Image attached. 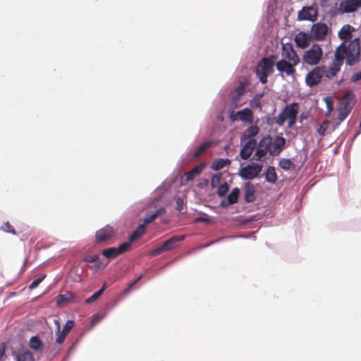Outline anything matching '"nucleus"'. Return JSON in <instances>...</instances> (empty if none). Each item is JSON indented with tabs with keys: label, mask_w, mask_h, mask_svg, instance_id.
Instances as JSON below:
<instances>
[{
	"label": "nucleus",
	"mask_w": 361,
	"mask_h": 361,
	"mask_svg": "<svg viewBox=\"0 0 361 361\" xmlns=\"http://www.w3.org/2000/svg\"><path fill=\"white\" fill-rule=\"evenodd\" d=\"M142 275H140L135 281L130 283L129 285L128 286V287L124 289L123 293L124 294L129 293L131 291V290L134 288L135 284L142 279Z\"/></svg>",
	"instance_id": "44"
},
{
	"label": "nucleus",
	"mask_w": 361,
	"mask_h": 361,
	"mask_svg": "<svg viewBox=\"0 0 361 361\" xmlns=\"http://www.w3.org/2000/svg\"><path fill=\"white\" fill-rule=\"evenodd\" d=\"M322 57L323 50L321 46L317 44H314L309 49L304 51L302 61L305 64L317 66Z\"/></svg>",
	"instance_id": "3"
},
{
	"label": "nucleus",
	"mask_w": 361,
	"mask_h": 361,
	"mask_svg": "<svg viewBox=\"0 0 361 361\" xmlns=\"http://www.w3.org/2000/svg\"><path fill=\"white\" fill-rule=\"evenodd\" d=\"M54 323L56 326V343L59 345H61L64 342L65 338L67 336V334H66L65 333H63V331H61V325H60V322L59 320L55 319Z\"/></svg>",
	"instance_id": "33"
},
{
	"label": "nucleus",
	"mask_w": 361,
	"mask_h": 361,
	"mask_svg": "<svg viewBox=\"0 0 361 361\" xmlns=\"http://www.w3.org/2000/svg\"><path fill=\"white\" fill-rule=\"evenodd\" d=\"M99 259L97 255H88L85 258V261L87 262H95Z\"/></svg>",
	"instance_id": "49"
},
{
	"label": "nucleus",
	"mask_w": 361,
	"mask_h": 361,
	"mask_svg": "<svg viewBox=\"0 0 361 361\" xmlns=\"http://www.w3.org/2000/svg\"><path fill=\"white\" fill-rule=\"evenodd\" d=\"M361 8V0H343L340 4V10L343 13H350Z\"/></svg>",
	"instance_id": "14"
},
{
	"label": "nucleus",
	"mask_w": 361,
	"mask_h": 361,
	"mask_svg": "<svg viewBox=\"0 0 361 361\" xmlns=\"http://www.w3.org/2000/svg\"><path fill=\"white\" fill-rule=\"evenodd\" d=\"M222 178V173H218L216 174L213 175L212 180H211V185L212 188H216L219 185V184L221 182Z\"/></svg>",
	"instance_id": "40"
},
{
	"label": "nucleus",
	"mask_w": 361,
	"mask_h": 361,
	"mask_svg": "<svg viewBox=\"0 0 361 361\" xmlns=\"http://www.w3.org/2000/svg\"><path fill=\"white\" fill-rule=\"evenodd\" d=\"M257 141L251 139L247 141L240 150V155L242 159L247 160L252 154L254 149L256 147Z\"/></svg>",
	"instance_id": "23"
},
{
	"label": "nucleus",
	"mask_w": 361,
	"mask_h": 361,
	"mask_svg": "<svg viewBox=\"0 0 361 361\" xmlns=\"http://www.w3.org/2000/svg\"><path fill=\"white\" fill-rule=\"evenodd\" d=\"M105 288H106V286H105V284H104L103 286L99 290H97L92 295H91L90 298H88L85 300V303L90 304V303L94 302L95 300H97L102 295Z\"/></svg>",
	"instance_id": "38"
},
{
	"label": "nucleus",
	"mask_w": 361,
	"mask_h": 361,
	"mask_svg": "<svg viewBox=\"0 0 361 361\" xmlns=\"http://www.w3.org/2000/svg\"><path fill=\"white\" fill-rule=\"evenodd\" d=\"M116 235L115 229L106 225L104 228L98 230L95 233V240L97 243H105L111 240Z\"/></svg>",
	"instance_id": "10"
},
{
	"label": "nucleus",
	"mask_w": 361,
	"mask_h": 361,
	"mask_svg": "<svg viewBox=\"0 0 361 361\" xmlns=\"http://www.w3.org/2000/svg\"><path fill=\"white\" fill-rule=\"evenodd\" d=\"M230 204H232L231 203H228V200H222L221 202V204H220V205L221 207H227Z\"/></svg>",
	"instance_id": "54"
},
{
	"label": "nucleus",
	"mask_w": 361,
	"mask_h": 361,
	"mask_svg": "<svg viewBox=\"0 0 361 361\" xmlns=\"http://www.w3.org/2000/svg\"><path fill=\"white\" fill-rule=\"evenodd\" d=\"M16 361H35L33 354L28 350H20L13 353Z\"/></svg>",
	"instance_id": "24"
},
{
	"label": "nucleus",
	"mask_w": 361,
	"mask_h": 361,
	"mask_svg": "<svg viewBox=\"0 0 361 361\" xmlns=\"http://www.w3.org/2000/svg\"><path fill=\"white\" fill-rule=\"evenodd\" d=\"M205 166L204 164H200L190 171L185 173V181L192 180L195 176L200 175Z\"/></svg>",
	"instance_id": "25"
},
{
	"label": "nucleus",
	"mask_w": 361,
	"mask_h": 361,
	"mask_svg": "<svg viewBox=\"0 0 361 361\" xmlns=\"http://www.w3.org/2000/svg\"><path fill=\"white\" fill-rule=\"evenodd\" d=\"M255 199V188L253 185L247 183L245 185V200L246 202H252Z\"/></svg>",
	"instance_id": "26"
},
{
	"label": "nucleus",
	"mask_w": 361,
	"mask_h": 361,
	"mask_svg": "<svg viewBox=\"0 0 361 361\" xmlns=\"http://www.w3.org/2000/svg\"><path fill=\"white\" fill-rule=\"evenodd\" d=\"M324 100L325 102L326 109H327L326 115L329 116V113L333 110L334 102H333L331 97H324Z\"/></svg>",
	"instance_id": "43"
},
{
	"label": "nucleus",
	"mask_w": 361,
	"mask_h": 361,
	"mask_svg": "<svg viewBox=\"0 0 361 361\" xmlns=\"http://www.w3.org/2000/svg\"><path fill=\"white\" fill-rule=\"evenodd\" d=\"M74 298V295L71 292H66L64 294H60L57 296L56 302L59 305H64L71 302Z\"/></svg>",
	"instance_id": "29"
},
{
	"label": "nucleus",
	"mask_w": 361,
	"mask_h": 361,
	"mask_svg": "<svg viewBox=\"0 0 361 361\" xmlns=\"http://www.w3.org/2000/svg\"><path fill=\"white\" fill-rule=\"evenodd\" d=\"M245 85L243 82H240L238 87L235 88V95L232 98L231 106L236 108L240 106L243 103L240 102V97L245 93Z\"/></svg>",
	"instance_id": "20"
},
{
	"label": "nucleus",
	"mask_w": 361,
	"mask_h": 361,
	"mask_svg": "<svg viewBox=\"0 0 361 361\" xmlns=\"http://www.w3.org/2000/svg\"><path fill=\"white\" fill-rule=\"evenodd\" d=\"M317 11L312 6L303 7L302 9L298 12V20L314 22L317 19Z\"/></svg>",
	"instance_id": "17"
},
{
	"label": "nucleus",
	"mask_w": 361,
	"mask_h": 361,
	"mask_svg": "<svg viewBox=\"0 0 361 361\" xmlns=\"http://www.w3.org/2000/svg\"><path fill=\"white\" fill-rule=\"evenodd\" d=\"M276 59L277 56L276 55L264 57L259 61L257 67L259 68V70L271 74L274 73V66Z\"/></svg>",
	"instance_id": "15"
},
{
	"label": "nucleus",
	"mask_w": 361,
	"mask_h": 361,
	"mask_svg": "<svg viewBox=\"0 0 361 361\" xmlns=\"http://www.w3.org/2000/svg\"><path fill=\"white\" fill-rule=\"evenodd\" d=\"M231 162L229 159H219L212 163L211 169L214 171H219L226 166L229 165Z\"/></svg>",
	"instance_id": "30"
},
{
	"label": "nucleus",
	"mask_w": 361,
	"mask_h": 361,
	"mask_svg": "<svg viewBox=\"0 0 361 361\" xmlns=\"http://www.w3.org/2000/svg\"><path fill=\"white\" fill-rule=\"evenodd\" d=\"M43 343L37 336H32L29 341V346L35 351H42L43 349Z\"/></svg>",
	"instance_id": "27"
},
{
	"label": "nucleus",
	"mask_w": 361,
	"mask_h": 361,
	"mask_svg": "<svg viewBox=\"0 0 361 361\" xmlns=\"http://www.w3.org/2000/svg\"><path fill=\"white\" fill-rule=\"evenodd\" d=\"M341 57L339 55H337L336 57H334L332 63L330 64L329 68H326L325 66H321V67L324 68V80H331L336 76L337 73L340 71L341 68L343 65L342 62H341Z\"/></svg>",
	"instance_id": "9"
},
{
	"label": "nucleus",
	"mask_w": 361,
	"mask_h": 361,
	"mask_svg": "<svg viewBox=\"0 0 361 361\" xmlns=\"http://www.w3.org/2000/svg\"><path fill=\"white\" fill-rule=\"evenodd\" d=\"M74 325H75L74 321L68 320L66 322V323L65 324L61 331H63V333H65L66 334L68 335V333L70 332V331L73 328Z\"/></svg>",
	"instance_id": "45"
},
{
	"label": "nucleus",
	"mask_w": 361,
	"mask_h": 361,
	"mask_svg": "<svg viewBox=\"0 0 361 361\" xmlns=\"http://www.w3.org/2000/svg\"><path fill=\"white\" fill-rule=\"evenodd\" d=\"M329 124L330 123L328 120H325L324 121H323L318 129V133L320 135H324L328 128L329 127Z\"/></svg>",
	"instance_id": "41"
},
{
	"label": "nucleus",
	"mask_w": 361,
	"mask_h": 361,
	"mask_svg": "<svg viewBox=\"0 0 361 361\" xmlns=\"http://www.w3.org/2000/svg\"><path fill=\"white\" fill-rule=\"evenodd\" d=\"M256 74L259 80V81L262 84H265L267 82V76L269 75V73L265 72V71L259 70V67H257Z\"/></svg>",
	"instance_id": "39"
},
{
	"label": "nucleus",
	"mask_w": 361,
	"mask_h": 361,
	"mask_svg": "<svg viewBox=\"0 0 361 361\" xmlns=\"http://www.w3.org/2000/svg\"><path fill=\"white\" fill-rule=\"evenodd\" d=\"M328 32V27L325 23H317L312 27V37L317 40H323Z\"/></svg>",
	"instance_id": "16"
},
{
	"label": "nucleus",
	"mask_w": 361,
	"mask_h": 361,
	"mask_svg": "<svg viewBox=\"0 0 361 361\" xmlns=\"http://www.w3.org/2000/svg\"><path fill=\"white\" fill-rule=\"evenodd\" d=\"M130 243L125 242L118 247H109L102 250V255L108 259H114L126 252L130 247Z\"/></svg>",
	"instance_id": "12"
},
{
	"label": "nucleus",
	"mask_w": 361,
	"mask_h": 361,
	"mask_svg": "<svg viewBox=\"0 0 361 361\" xmlns=\"http://www.w3.org/2000/svg\"><path fill=\"white\" fill-rule=\"evenodd\" d=\"M262 97V94H256L253 99L251 101V105L255 109L259 108L261 103L260 100Z\"/></svg>",
	"instance_id": "46"
},
{
	"label": "nucleus",
	"mask_w": 361,
	"mask_h": 361,
	"mask_svg": "<svg viewBox=\"0 0 361 361\" xmlns=\"http://www.w3.org/2000/svg\"><path fill=\"white\" fill-rule=\"evenodd\" d=\"M194 221L195 223H197V222L209 223L211 221H210V219H209L207 218L198 217V218L195 219Z\"/></svg>",
	"instance_id": "53"
},
{
	"label": "nucleus",
	"mask_w": 361,
	"mask_h": 361,
	"mask_svg": "<svg viewBox=\"0 0 361 361\" xmlns=\"http://www.w3.org/2000/svg\"><path fill=\"white\" fill-rule=\"evenodd\" d=\"M145 224H140L129 237V242H133L140 239L145 233Z\"/></svg>",
	"instance_id": "28"
},
{
	"label": "nucleus",
	"mask_w": 361,
	"mask_h": 361,
	"mask_svg": "<svg viewBox=\"0 0 361 361\" xmlns=\"http://www.w3.org/2000/svg\"><path fill=\"white\" fill-rule=\"evenodd\" d=\"M2 229L5 232L10 233L13 235L16 234V232L14 228L9 222L5 223L4 225L2 226Z\"/></svg>",
	"instance_id": "48"
},
{
	"label": "nucleus",
	"mask_w": 361,
	"mask_h": 361,
	"mask_svg": "<svg viewBox=\"0 0 361 361\" xmlns=\"http://www.w3.org/2000/svg\"><path fill=\"white\" fill-rule=\"evenodd\" d=\"M355 28L348 24L344 25L338 32V37L343 42L342 43H348L353 37V32Z\"/></svg>",
	"instance_id": "22"
},
{
	"label": "nucleus",
	"mask_w": 361,
	"mask_h": 361,
	"mask_svg": "<svg viewBox=\"0 0 361 361\" xmlns=\"http://www.w3.org/2000/svg\"><path fill=\"white\" fill-rule=\"evenodd\" d=\"M262 164L255 163L243 167L240 170L239 174L241 176V178L245 180H251L256 178L259 174V173L262 171Z\"/></svg>",
	"instance_id": "8"
},
{
	"label": "nucleus",
	"mask_w": 361,
	"mask_h": 361,
	"mask_svg": "<svg viewBox=\"0 0 361 361\" xmlns=\"http://www.w3.org/2000/svg\"><path fill=\"white\" fill-rule=\"evenodd\" d=\"M46 277V275H43L42 276L38 277L37 279H35L30 285L29 288L30 289H34L37 288L39 284Z\"/></svg>",
	"instance_id": "47"
},
{
	"label": "nucleus",
	"mask_w": 361,
	"mask_h": 361,
	"mask_svg": "<svg viewBox=\"0 0 361 361\" xmlns=\"http://www.w3.org/2000/svg\"><path fill=\"white\" fill-rule=\"evenodd\" d=\"M355 104V97L353 92L347 91L339 102L338 108V114L337 120L338 123L343 121L350 114Z\"/></svg>",
	"instance_id": "2"
},
{
	"label": "nucleus",
	"mask_w": 361,
	"mask_h": 361,
	"mask_svg": "<svg viewBox=\"0 0 361 361\" xmlns=\"http://www.w3.org/2000/svg\"><path fill=\"white\" fill-rule=\"evenodd\" d=\"M228 190V185L226 183L220 185L217 190V194L219 197H224Z\"/></svg>",
	"instance_id": "42"
},
{
	"label": "nucleus",
	"mask_w": 361,
	"mask_h": 361,
	"mask_svg": "<svg viewBox=\"0 0 361 361\" xmlns=\"http://www.w3.org/2000/svg\"><path fill=\"white\" fill-rule=\"evenodd\" d=\"M259 128L257 126H250L243 133V137L251 140L259 133Z\"/></svg>",
	"instance_id": "34"
},
{
	"label": "nucleus",
	"mask_w": 361,
	"mask_h": 361,
	"mask_svg": "<svg viewBox=\"0 0 361 361\" xmlns=\"http://www.w3.org/2000/svg\"><path fill=\"white\" fill-rule=\"evenodd\" d=\"M239 194H240L239 188H234L227 197L228 203H231L232 204L236 203L238 200Z\"/></svg>",
	"instance_id": "37"
},
{
	"label": "nucleus",
	"mask_w": 361,
	"mask_h": 361,
	"mask_svg": "<svg viewBox=\"0 0 361 361\" xmlns=\"http://www.w3.org/2000/svg\"><path fill=\"white\" fill-rule=\"evenodd\" d=\"M5 353V346L4 344L0 346V360L2 358Z\"/></svg>",
	"instance_id": "55"
},
{
	"label": "nucleus",
	"mask_w": 361,
	"mask_h": 361,
	"mask_svg": "<svg viewBox=\"0 0 361 361\" xmlns=\"http://www.w3.org/2000/svg\"><path fill=\"white\" fill-rule=\"evenodd\" d=\"M185 239V235H174L166 240L160 247L152 252V255L156 256L162 252L169 251L178 247V243Z\"/></svg>",
	"instance_id": "4"
},
{
	"label": "nucleus",
	"mask_w": 361,
	"mask_h": 361,
	"mask_svg": "<svg viewBox=\"0 0 361 361\" xmlns=\"http://www.w3.org/2000/svg\"><path fill=\"white\" fill-rule=\"evenodd\" d=\"M281 56L282 59L291 61L293 65H298L300 63V58L290 43L282 44Z\"/></svg>",
	"instance_id": "11"
},
{
	"label": "nucleus",
	"mask_w": 361,
	"mask_h": 361,
	"mask_svg": "<svg viewBox=\"0 0 361 361\" xmlns=\"http://www.w3.org/2000/svg\"><path fill=\"white\" fill-rule=\"evenodd\" d=\"M166 213V209L164 207H160L153 214H147L144 219L143 224L147 225L152 223L157 217L161 216Z\"/></svg>",
	"instance_id": "31"
},
{
	"label": "nucleus",
	"mask_w": 361,
	"mask_h": 361,
	"mask_svg": "<svg viewBox=\"0 0 361 361\" xmlns=\"http://www.w3.org/2000/svg\"><path fill=\"white\" fill-rule=\"evenodd\" d=\"M297 65H293V63L285 59H281L276 63V70L281 73H284L287 76H291L295 75L296 70L295 67Z\"/></svg>",
	"instance_id": "13"
},
{
	"label": "nucleus",
	"mask_w": 361,
	"mask_h": 361,
	"mask_svg": "<svg viewBox=\"0 0 361 361\" xmlns=\"http://www.w3.org/2000/svg\"><path fill=\"white\" fill-rule=\"evenodd\" d=\"M278 176L276 173L275 168L269 166L265 173V179L270 183H275L277 180Z\"/></svg>",
	"instance_id": "32"
},
{
	"label": "nucleus",
	"mask_w": 361,
	"mask_h": 361,
	"mask_svg": "<svg viewBox=\"0 0 361 361\" xmlns=\"http://www.w3.org/2000/svg\"><path fill=\"white\" fill-rule=\"evenodd\" d=\"M234 116V120H240L248 124H252L253 122L252 111L248 108L237 111Z\"/></svg>",
	"instance_id": "21"
},
{
	"label": "nucleus",
	"mask_w": 361,
	"mask_h": 361,
	"mask_svg": "<svg viewBox=\"0 0 361 361\" xmlns=\"http://www.w3.org/2000/svg\"><path fill=\"white\" fill-rule=\"evenodd\" d=\"M264 137L270 138V144L267 145L269 154L272 157L279 155L285 147L286 139L281 135H276L274 140L270 135H267Z\"/></svg>",
	"instance_id": "6"
},
{
	"label": "nucleus",
	"mask_w": 361,
	"mask_h": 361,
	"mask_svg": "<svg viewBox=\"0 0 361 361\" xmlns=\"http://www.w3.org/2000/svg\"><path fill=\"white\" fill-rule=\"evenodd\" d=\"M337 55L341 57V62L343 63L344 59L348 66H353L360 61L361 46L360 39L356 37L348 44L341 43L336 49L334 57Z\"/></svg>",
	"instance_id": "1"
},
{
	"label": "nucleus",
	"mask_w": 361,
	"mask_h": 361,
	"mask_svg": "<svg viewBox=\"0 0 361 361\" xmlns=\"http://www.w3.org/2000/svg\"><path fill=\"white\" fill-rule=\"evenodd\" d=\"M270 144V138L269 137H263L260 140L258 144V148L255 151V158L257 160H260L262 157H264L268 152L269 149L267 147V145Z\"/></svg>",
	"instance_id": "19"
},
{
	"label": "nucleus",
	"mask_w": 361,
	"mask_h": 361,
	"mask_svg": "<svg viewBox=\"0 0 361 361\" xmlns=\"http://www.w3.org/2000/svg\"><path fill=\"white\" fill-rule=\"evenodd\" d=\"M181 202H182V200H181L180 199H178V200H177V204H178V203H181Z\"/></svg>",
	"instance_id": "56"
},
{
	"label": "nucleus",
	"mask_w": 361,
	"mask_h": 361,
	"mask_svg": "<svg viewBox=\"0 0 361 361\" xmlns=\"http://www.w3.org/2000/svg\"><path fill=\"white\" fill-rule=\"evenodd\" d=\"M351 80L353 82H357L361 80V71L354 73L352 75Z\"/></svg>",
	"instance_id": "51"
},
{
	"label": "nucleus",
	"mask_w": 361,
	"mask_h": 361,
	"mask_svg": "<svg viewBox=\"0 0 361 361\" xmlns=\"http://www.w3.org/2000/svg\"><path fill=\"white\" fill-rule=\"evenodd\" d=\"M298 104L292 103L286 105L278 118L276 119V123L279 126H283L285 121L287 118H293L298 116Z\"/></svg>",
	"instance_id": "5"
},
{
	"label": "nucleus",
	"mask_w": 361,
	"mask_h": 361,
	"mask_svg": "<svg viewBox=\"0 0 361 361\" xmlns=\"http://www.w3.org/2000/svg\"><path fill=\"white\" fill-rule=\"evenodd\" d=\"M324 68L321 66H315L305 76V83L310 87H312L319 84L324 78Z\"/></svg>",
	"instance_id": "7"
},
{
	"label": "nucleus",
	"mask_w": 361,
	"mask_h": 361,
	"mask_svg": "<svg viewBox=\"0 0 361 361\" xmlns=\"http://www.w3.org/2000/svg\"><path fill=\"white\" fill-rule=\"evenodd\" d=\"M212 145V142L206 141L202 145H201L198 149L196 150L193 155L194 159H197L200 156L204 154L207 149H209Z\"/></svg>",
	"instance_id": "35"
},
{
	"label": "nucleus",
	"mask_w": 361,
	"mask_h": 361,
	"mask_svg": "<svg viewBox=\"0 0 361 361\" xmlns=\"http://www.w3.org/2000/svg\"><path fill=\"white\" fill-rule=\"evenodd\" d=\"M279 166L286 171L293 169L295 167L293 162L289 159H282L279 161Z\"/></svg>",
	"instance_id": "36"
},
{
	"label": "nucleus",
	"mask_w": 361,
	"mask_h": 361,
	"mask_svg": "<svg viewBox=\"0 0 361 361\" xmlns=\"http://www.w3.org/2000/svg\"><path fill=\"white\" fill-rule=\"evenodd\" d=\"M107 265V263L106 264H103L102 262L101 261H99V259H97V262H95V264H94V269L95 270H98L101 268H104Z\"/></svg>",
	"instance_id": "50"
},
{
	"label": "nucleus",
	"mask_w": 361,
	"mask_h": 361,
	"mask_svg": "<svg viewBox=\"0 0 361 361\" xmlns=\"http://www.w3.org/2000/svg\"><path fill=\"white\" fill-rule=\"evenodd\" d=\"M312 35L304 32H299L295 35L294 41L296 46L302 49H306L310 44Z\"/></svg>",
	"instance_id": "18"
},
{
	"label": "nucleus",
	"mask_w": 361,
	"mask_h": 361,
	"mask_svg": "<svg viewBox=\"0 0 361 361\" xmlns=\"http://www.w3.org/2000/svg\"><path fill=\"white\" fill-rule=\"evenodd\" d=\"M296 119H297V116H295V117H293V118H287V120L288 121V127L289 128H292L294 126V124L296 122Z\"/></svg>",
	"instance_id": "52"
}]
</instances>
